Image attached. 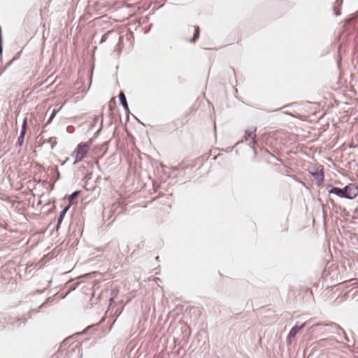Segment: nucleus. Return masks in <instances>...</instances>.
<instances>
[{
    "instance_id": "9d476101",
    "label": "nucleus",
    "mask_w": 358,
    "mask_h": 358,
    "mask_svg": "<svg viewBox=\"0 0 358 358\" xmlns=\"http://www.w3.org/2000/svg\"><path fill=\"white\" fill-rule=\"evenodd\" d=\"M24 136H22V134H20V136H19L17 141H18V143L20 144V145H22L23 141H24Z\"/></svg>"
},
{
    "instance_id": "7ed1b4c3",
    "label": "nucleus",
    "mask_w": 358,
    "mask_h": 358,
    "mask_svg": "<svg viewBox=\"0 0 358 358\" xmlns=\"http://www.w3.org/2000/svg\"><path fill=\"white\" fill-rule=\"evenodd\" d=\"M256 128H251L247 129L245 131L244 138L247 141H251L253 143H255V139L256 138Z\"/></svg>"
},
{
    "instance_id": "423d86ee",
    "label": "nucleus",
    "mask_w": 358,
    "mask_h": 358,
    "mask_svg": "<svg viewBox=\"0 0 358 358\" xmlns=\"http://www.w3.org/2000/svg\"><path fill=\"white\" fill-rule=\"evenodd\" d=\"M120 96V101H121V103L122 104V106H124V108L126 109V110H128L129 109V107H128V104H127V100H126V97H125V95L123 92H121L119 95Z\"/></svg>"
},
{
    "instance_id": "39448f33",
    "label": "nucleus",
    "mask_w": 358,
    "mask_h": 358,
    "mask_svg": "<svg viewBox=\"0 0 358 358\" xmlns=\"http://www.w3.org/2000/svg\"><path fill=\"white\" fill-rule=\"evenodd\" d=\"M305 326V323H303L301 326H295L292 328V329L289 331V337H294L296 334L299 332L300 329H301Z\"/></svg>"
},
{
    "instance_id": "6e6552de",
    "label": "nucleus",
    "mask_w": 358,
    "mask_h": 358,
    "mask_svg": "<svg viewBox=\"0 0 358 358\" xmlns=\"http://www.w3.org/2000/svg\"><path fill=\"white\" fill-rule=\"evenodd\" d=\"M69 206H67L66 207L62 212H61V214L59 215V217L58 219V224H60L61 222L63 220V217L64 216V215L66 214V211L68 210Z\"/></svg>"
},
{
    "instance_id": "f257e3e1",
    "label": "nucleus",
    "mask_w": 358,
    "mask_h": 358,
    "mask_svg": "<svg viewBox=\"0 0 358 358\" xmlns=\"http://www.w3.org/2000/svg\"><path fill=\"white\" fill-rule=\"evenodd\" d=\"M329 192V194H335L339 197L352 199L358 195V187L355 184L350 183L343 189L333 187Z\"/></svg>"
},
{
    "instance_id": "4468645a",
    "label": "nucleus",
    "mask_w": 358,
    "mask_h": 358,
    "mask_svg": "<svg viewBox=\"0 0 358 358\" xmlns=\"http://www.w3.org/2000/svg\"><path fill=\"white\" fill-rule=\"evenodd\" d=\"M55 113H56V111H55V110L53 111V113H52V115L51 117H50V120L53 117V116L55 115Z\"/></svg>"
},
{
    "instance_id": "f03ea898",
    "label": "nucleus",
    "mask_w": 358,
    "mask_h": 358,
    "mask_svg": "<svg viewBox=\"0 0 358 358\" xmlns=\"http://www.w3.org/2000/svg\"><path fill=\"white\" fill-rule=\"evenodd\" d=\"M90 149V144L89 143H79L72 153V156L75 158L74 164L82 161L89 152Z\"/></svg>"
},
{
    "instance_id": "ddd939ff",
    "label": "nucleus",
    "mask_w": 358,
    "mask_h": 358,
    "mask_svg": "<svg viewBox=\"0 0 358 358\" xmlns=\"http://www.w3.org/2000/svg\"><path fill=\"white\" fill-rule=\"evenodd\" d=\"M336 2L339 3V6L342 3L343 0H336Z\"/></svg>"
},
{
    "instance_id": "0eeeda50",
    "label": "nucleus",
    "mask_w": 358,
    "mask_h": 358,
    "mask_svg": "<svg viewBox=\"0 0 358 358\" xmlns=\"http://www.w3.org/2000/svg\"><path fill=\"white\" fill-rule=\"evenodd\" d=\"M115 105H116L115 99L113 97L110 100V101L108 103V107H109V109L111 113L113 112V108L115 107Z\"/></svg>"
},
{
    "instance_id": "9b49d317",
    "label": "nucleus",
    "mask_w": 358,
    "mask_h": 358,
    "mask_svg": "<svg viewBox=\"0 0 358 358\" xmlns=\"http://www.w3.org/2000/svg\"><path fill=\"white\" fill-rule=\"evenodd\" d=\"M334 10L336 15H339L341 13L340 8L338 6H335Z\"/></svg>"
},
{
    "instance_id": "1a4fd4ad",
    "label": "nucleus",
    "mask_w": 358,
    "mask_h": 358,
    "mask_svg": "<svg viewBox=\"0 0 358 358\" xmlns=\"http://www.w3.org/2000/svg\"><path fill=\"white\" fill-rule=\"evenodd\" d=\"M26 130H27V119H24L22 126V130H21L20 134H22V136H24V134L26 133Z\"/></svg>"
},
{
    "instance_id": "20e7f679",
    "label": "nucleus",
    "mask_w": 358,
    "mask_h": 358,
    "mask_svg": "<svg viewBox=\"0 0 358 358\" xmlns=\"http://www.w3.org/2000/svg\"><path fill=\"white\" fill-rule=\"evenodd\" d=\"M193 29H194L193 37L191 39L188 40V41H189L191 43H194L195 41H196L199 39V34H200V28L199 26L195 25V26H194Z\"/></svg>"
},
{
    "instance_id": "f8f14e48",
    "label": "nucleus",
    "mask_w": 358,
    "mask_h": 358,
    "mask_svg": "<svg viewBox=\"0 0 358 358\" xmlns=\"http://www.w3.org/2000/svg\"><path fill=\"white\" fill-rule=\"evenodd\" d=\"M78 192H73V193L71 194V199H73V198L76 197V196H77V195H78Z\"/></svg>"
}]
</instances>
